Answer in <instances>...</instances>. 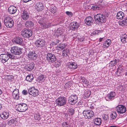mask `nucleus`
Instances as JSON below:
<instances>
[{
  "label": "nucleus",
  "instance_id": "f257e3e1",
  "mask_svg": "<svg viewBox=\"0 0 127 127\" xmlns=\"http://www.w3.org/2000/svg\"><path fill=\"white\" fill-rule=\"evenodd\" d=\"M37 19L38 23L40 24L39 26L40 28L42 29H46L47 28L50 27L51 26V23L47 24L45 23L46 20H45V18H42L41 17H38Z\"/></svg>",
  "mask_w": 127,
  "mask_h": 127
},
{
  "label": "nucleus",
  "instance_id": "f03ea898",
  "mask_svg": "<svg viewBox=\"0 0 127 127\" xmlns=\"http://www.w3.org/2000/svg\"><path fill=\"white\" fill-rule=\"evenodd\" d=\"M14 57L13 55H12L8 52L6 54H2L0 55V60L2 63H4L7 62L10 58L11 59H14Z\"/></svg>",
  "mask_w": 127,
  "mask_h": 127
},
{
  "label": "nucleus",
  "instance_id": "7ed1b4c3",
  "mask_svg": "<svg viewBox=\"0 0 127 127\" xmlns=\"http://www.w3.org/2000/svg\"><path fill=\"white\" fill-rule=\"evenodd\" d=\"M107 17L105 15L101 14H97L94 16L96 22L105 23L107 20Z\"/></svg>",
  "mask_w": 127,
  "mask_h": 127
},
{
  "label": "nucleus",
  "instance_id": "20e7f679",
  "mask_svg": "<svg viewBox=\"0 0 127 127\" xmlns=\"http://www.w3.org/2000/svg\"><path fill=\"white\" fill-rule=\"evenodd\" d=\"M16 108L17 110L22 112L25 111L28 109V106L26 104L23 103H18L16 105Z\"/></svg>",
  "mask_w": 127,
  "mask_h": 127
},
{
  "label": "nucleus",
  "instance_id": "39448f33",
  "mask_svg": "<svg viewBox=\"0 0 127 127\" xmlns=\"http://www.w3.org/2000/svg\"><path fill=\"white\" fill-rule=\"evenodd\" d=\"M4 23L5 26L8 28H12L14 26L13 20L10 17L5 18L4 20Z\"/></svg>",
  "mask_w": 127,
  "mask_h": 127
},
{
  "label": "nucleus",
  "instance_id": "423d86ee",
  "mask_svg": "<svg viewBox=\"0 0 127 127\" xmlns=\"http://www.w3.org/2000/svg\"><path fill=\"white\" fill-rule=\"evenodd\" d=\"M10 51L12 53L16 55H19L22 53V49L17 46H14L11 47Z\"/></svg>",
  "mask_w": 127,
  "mask_h": 127
},
{
  "label": "nucleus",
  "instance_id": "0eeeda50",
  "mask_svg": "<svg viewBox=\"0 0 127 127\" xmlns=\"http://www.w3.org/2000/svg\"><path fill=\"white\" fill-rule=\"evenodd\" d=\"M21 34L24 37L28 38L30 37L32 35V31L30 30L26 29H24L21 32Z\"/></svg>",
  "mask_w": 127,
  "mask_h": 127
},
{
  "label": "nucleus",
  "instance_id": "6e6552de",
  "mask_svg": "<svg viewBox=\"0 0 127 127\" xmlns=\"http://www.w3.org/2000/svg\"><path fill=\"white\" fill-rule=\"evenodd\" d=\"M28 92L30 95L34 97L37 96L39 94L38 90L36 89L34 87L30 88L28 90Z\"/></svg>",
  "mask_w": 127,
  "mask_h": 127
},
{
  "label": "nucleus",
  "instance_id": "1a4fd4ad",
  "mask_svg": "<svg viewBox=\"0 0 127 127\" xmlns=\"http://www.w3.org/2000/svg\"><path fill=\"white\" fill-rule=\"evenodd\" d=\"M83 114L86 119H89L94 116V113L92 111L88 109L84 111L83 112Z\"/></svg>",
  "mask_w": 127,
  "mask_h": 127
},
{
  "label": "nucleus",
  "instance_id": "9d476101",
  "mask_svg": "<svg viewBox=\"0 0 127 127\" xmlns=\"http://www.w3.org/2000/svg\"><path fill=\"white\" fill-rule=\"evenodd\" d=\"M116 110L119 114L125 113L126 110V107L123 105H119L116 108Z\"/></svg>",
  "mask_w": 127,
  "mask_h": 127
},
{
  "label": "nucleus",
  "instance_id": "9b49d317",
  "mask_svg": "<svg viewBox=\"0 0 127 127\" xmlns=\"http://www.w3.org/2000/svg\"><path fill=\"white\" fill-rule=\"evenodd\" d=\"M66 98L64 97H60L56 100L57 105L61 106L65 105L66 103Z\"/></svg>",
  "mask_w": 127,
  "mask_h": 127
},
{
  "label": "nucleus",
  "instance_id": "f8f14e48",
  "mask_svg": "<svg viewBox=\"0 0 127 127\" xmlns=\"http://www.w3.org/2000/svg\"><path fill=\"white\" fill-rule=\"evenodd\" d=\"M45 42L43 39L39 38L37 39L35 42V46L37 47H43Z\"/></svg>",
  "mask_w": 127,
  "mask_h": 127
},
{
  "label": "nucleus",
  "instance_id": "ddd939ff",
  "mask_svg": "<svg viewBox=\"0 0 127 127\" xmlns=\"http://www.w3.org/2000/svg\"><path fill=\"white\" fill-rule=\"evenodd\" d=\"M77 96L76 95H72L69 98L68 102L71 105L75 104L77 102Z\"/></svg>",
  "mask_w": 127,
  "mask_h": 127
},
{
  "label": "nucleus",
  "instance_id": "4468645a",
  "mask_svg": "<svg viewBox=\"0 0 127 127\" xmlns=\"http://www.w3.org/2000/svg\"><path fill=\"white\" fill-rule=\"evenodd\" d=\"M47 59L49 62H55L56 59L55 55L52 53H48L47 55Z\"/></svg>",
  "mask_w": 127,
  "mask_h": 127
},
{
  "label": "nucleus",
  "instance_id": "2eb2a0df",
  "mask_svg": "<svg viewBox=\"0 0 127 127\" xmlns=\"http://www.w3.org/2000/svg\"><path fill=\"white\" fill-rule=\"evenodd\" d=\"M116 93L114 92H111L109 93L105 97L106 100H112L115 98Z\"/></svg>",
  "mask_w": 127,
  "mask_h": 127
},
{
  "label": "nucleus",
  "instance_id": "dca6fc26",
  "mask_svg": "<svg viewBox=\"0 0 127 127\" xmlns=\"http://www.w3.org/2000/svg\"><path fill=\"white\" fill-rule=\"evenodd\" d=\"M27 56L30 60H35L37 56L34 52L30 51L27 54Z\"/></svg>",
  "mask_w": 127,
  "mask_h": 127
},
{
  "label": "nucleus",
  "instance_id": "f3484780",
  "mask_svg": "<svg viewBox=\"0 0 127 127\" xmlns=\"http://www.w3.org/2000/svg\"><path fill=\"white\" fill-rule=\"evenodd\" d=\"M23 40L21 37H16L13 39V42L15 43L21 45H22Z\"/></svg>",
  "mask_w": 127,
  "mask_h": 127
},
{
  "label": "nucleus",
  "instance_id": "a211bd4d",
  "mask_svg": "<svg viewBox=\"0 0 127 127\" xmlns=\"http://www.w3.org/2000/svg\"><path fill=\"white\" fill-rule=\"evenodd\" d=\"M79 27L78 23L77 22H74L70 23V29L72 30L75 31Z\"/></svg>",
  "mask_w": 127,
  "mask_h": 127
},
{
  "label": "nucleus",
  "instance_id": "6ab92c4d",
  "mask_svg": "<svg viewBox=\"0 0 127 127\" xmlns=\"http://www.w3.org/2000/svg\"><path fill=\"white\" fill-rule=\"evenodd\" d=\"M35 9L38 11H41L44 8V6L41 2H37L35 6Z\"/></svg>",
  "mask_w": 127,
  "mask_h": 127
},
{
  "label": "nucleus",
  "instance_id": "aec40b11",
  "mask_svg": "<svg viewBox=\"0 0 127 127\" xmlns=\"http://www.w3.org/2000/svg\"><path fill=\"white\" fill-rule=\"evenodd\" d=\"M9 115V113L8 111H3L0 114L1 117L3 120L8 118Z\"/></svg>",
  "mask_w": 127,
  "mask_h": 127
},
{
  "label": "nucleus",
  "instance_id": "412c9836",
  "mask_svg": "<svg viewBox=\"0 0 127 127\" xmlns=\"http://www.w3.org/2000/svg\"><path fill=\"white\" fill-rule=\"evenodd\" d=\"M17 8L13 6H11L9 7L8 9L9 13L11 14H13L15 13L17 11Z\"/></svg>",
  "mask_w": 127,
  "mask_h": 127
},
{
  "label": "nucleus",
  "instance_id": "4be33fe9",
  "mask_svg": "<svg viewBox=\"0 0 127 127\" xmlns=\"http://www.w3.org/2000/svg\"><path fill=\"white\" fill-rule=\"evenodd\" d=\"M93 19L91 17H88L86 18L85 20V23L88 26L91 25L93 23Z\"/></svg>",
  "mask_w": 127,
  "mask_h": 127
},
{
  "label": "nucleus",
  "instance_id": "5701e85b",
  "mask_svg": "<svg viewBox=\"0 0 127 127\" xmlns=\"http://www.w3.org/2000/svg\"><path fill=\"white\" fill-rule=\"evenodd\" d=\"M111 40L109 39H107L104 41L103 43V47L105 48H107L110 45Z\"/></svg>",
  "mask_w": 127,
  "mask_h": 127
},
{
  "label": "nucleus",
  "instance_id": "b1692460",
  "mask_svg": "<svg viewBox=\"0 0 127 127\" xmlns=\"http://www.w3.org/2000/svg\"><path fill=\"white\" fill-rule=\"evenodd\" d=\"M67 47L66 43H61L57 45V49L58 50H62L66 49Z\"/></svg>",
  "mask_w": 127,
  "mask_h": 127
},
{
  "label": "nucleus",
  "instance_id": "393cba45",
  "mask_svg": "<svg viewBox=\"0 0 127 127\" xmlns=\"http://www.w3.org/2000/svg\"><path fill=\"white\" fill-rule=\"evenodd\" d=\"M29 14L26 11H23L21 15L22 18L24 20H26L29 18Z\"/></svg>",
  "mask_w": 127,
  "mask_h": 127
},
{
  "label": "nucleus",
  "instance_id": "a878e982",
  "mask_svg": "<svg viewBox=\"0 0 127 127\" xmlns=\"http://www.w3.org/2000/svg\"><path fill=\"white\" fill-rule=\"evenodd\" d=\"M56 9V7L54 5H50L48 10L52 13L54 14L57 12Z\"/></svg>",
  "mask_w": 127,
  "mask_h": 127
},
{
  "label": "nucleus",
  "instance_id": "bb28decb",
  "mask_svg": "<svg viewBox=\"0 0 127 127\" xmlns=\"http://www.w3.org/2000/svg\"><path fill=\"white\" fill-rule=\"evenodd\" d=\"M67 67L72 69H75L77 67V64L74 62L70 63L68 65Z\"/></svg>",
  "mask_w": 127,
  "mask_h": 127
},
{
  "label": "nucleus",
  "instance_id": "cd10ccee",
  "mask_svg": "<svg viewBox=\"0 0 127 127\" xmlns=\"http://www.w3.org/2000/svg\"><path fill=\"white\" fill-rule=\"evenodd\" d=\"M69 53V50L68 49L66 48L63 50L62 52V55L64 57H66L68 55Z\"/></svg>",
  "mask_w": 127,
  "mask_h": 127
},
{
  "label": "nucleus",
  "instance_id": "c85d7f7f",
  "mask_svg": "<svg viewBox=\"0 0 127 127\" xmlns=\"http://www.w3.org/2000/svg\"><path fill=\"white\" fill-rule=\"evenodd\" d=\"M17 122V119L14 118L9 120L8 122V124L9 125L13 126L14 125H16Z\"/></svg>",
  "mask_w": 127,
  "mask_h": 127
},
{
  "label": "nucleus",
  "instance_id": "c756f323",
  "mask_svg": "<svg viewBox=\"0 0 127 127\" xmlns=\"http://www.w3.org/2000/svg\"><path fill=\"white\" fill-rule=\"evenodd\" d=\"M124 14L122 11L118 12L117 15V18L118 19H122L124 16Z\"/></svg>",
  "mask_w": 127,
  "mask_h": 127
},
{
  "label": "nucleus",
  "instance_id": "7c9ffc66",
  "mask_svg": "<svg viewBox=\"0 0 127 127\" xmlns=\"http://www.w3.org/2000/svg\"><path fill=\"white\" fill-rule=\"evenodd\" d=\"M34 65V64L33 62H31L28 64V67L27 68V70L29 71L31 70L33 68Z\"/></svg>",
  "mask_w": 127,
  "mask_h": 127
},
{
  "label": "nucleus",
  "instance_id": "2f4dec72",
  "mask_svg": "<svg viewBox=\"0 0 127 127\" xmlns=\"http://www.w3.org/2000/svg\"><path fill=\"white\" fill-rule=\"evenodd\" d=\"M94 123L95 124L97 125H100L101 123V120L99 118H95L94 120Z\"/></svg>",
  "mask_w": 127,
  "mask_h": 127
},
{
  "label": "nucleus",
  "instance_id": "473e14b6",
  "mask_svg": "<svg viewBox=\"0 0 127 127\" xmlns=\"http://www.w3.org/2000/svg\"><path fill=\"white\" fill-rule=\"evenodd\" d=\"M121 41L123 43H125L127 42V35L126 34L123 35L121 37Z\"/></svg>",
  "mask_w": 127,
  "mask_h": 127
},
{
  "label": "nucleus",
  "instance_id": "72a5a7b5",
  "mask_svg": "<svg viewBox=\"0 0 127 127\" xmlns=\"http://www.w3.org/2000/svg\"><path fill=\"white\" fill-rule=\"evenodd\" d=\"M33 77L32 75H28L26 77V80L28 81L31 82L33 80Z\"/></svg>",
  "mask_w": 127,
  "mask_h": 127
},
{
  "label": "nucleus",
  "instance_id": "f704fd0d",
  "mask_svg": "<svg viewBox=\"0 0 127 127\" xmlns=\"http://www.w3.org/2000/svg\"><path fill=\"white\" fill-rule=\"evenodd\" d=\"M117 116V113L116 112L111 111L110 115V118L112 119H114Z\"/></svg>",
  "mask_w": 127,
  "mask_h": 127
},
{
  "label": "nucleus",
  "instance_id": "c9c22d12",
  "mask_svg": "<svg viewBox=\"0 0 127 127\" xmlns=\"http://www.w3.org/2000/svg\"><path fill=\"white\" fill-rule=\"evenodd\" d=\"M25 25L26 27H30L33 26V23L32 21H28L25 23Z\"/></svg>",
  "mask_w": 127,
  "mask_h": 127
},
{
  "label": "nucleus",
  "instance_id": "e433bc0d",
  "mask_svg": "<svg viewBox=\"0 0 127 127\" xmlns=\"http://www.w3.org/2000/svg\"><path fill=\"white\" fill-rule=\"evenodd\" d=\"M34 119L38 121H39L41 119V115L39 113L34 114Z\"/></svg>",
  "mask_w": 127,
  "mask_h": 127
},
{
  "label": "nucleus",
  "instance_id": "4c0bfd02",
  "mask_svg": "<svg viewBox=\"0 0 127 127\" xmlns=\"http://www.w3.org/2000/svg\"><path fill=\"white\" fill-rule=\"evenodd\" d=\"M119 24L120 25L122 26H123L124 25H127V18L124 19L122 21L120 22Z\"/></svg>",
  "mask_w": 127,
  "mask_h": 127
},
{
  "label": "nucleus",
  "instance_id": "58836bf2",
  "mask_svg": "<svg viewBox=\"0 0 127 127\" xmlns=\"http://www.w3.org/2000/svg\"><path fill=\"white\" fill-rule=\"evenodd\" d=\"M38 80L40 82H43L45 81V78L43 75H41L38 77Z\"/></svg>",
  "mask_w": 127,
  "mask_h": 127
},
{
  "label": "nucleus",
  "instance_id": "ea45409f",
  "mask_svg": "<svg viewBox=\"0 0 127 127\" xmlns=\"http://www.w3.org/2000/svg\"><path fill=\"white\" fill-rule=\"evenodd\" d=\"M119 61V60H115L111 61L110 63V65L111 66H113L116 65L117 63H118Z\"/></svg>",
  "mask_w": 127,
  "mask_h": 127
},
{
  "label": "nucleus",
  "instance_id": "a19ab883",
  "mask_svg": "<svg viewBox=\"0 0 127 127\" xmlns=\"http://www.w3.org/2000/svg\"><path fill=\"white\" fill-rule=\"evenodd\" d=\"M84 93V95L86 98L89 97L91 94L90 91L88 90H85Z\"/></svg>",
  "mask_w": 127,
  "mask_h": 127
},
{
  "label": "nucleus",
  "instance_id": "79ce46f5",
  "mask_svg": "<svg viewBox=\"0 0 127 127\" xmlns=\"http://www.w3.org/2000/svg\"><path fill=\"white\" fill-rule=\"evenodd\" d=\"M74 111L73 108L69 109L67 112V113L69 116L72 115L73 114Z\"/></svg>",
  "mask_w": 127,
  "mask_h": 127
},
{
  "label": "nucleus",
  "instance_id": "37998d69",
  "mask_svg": "<svg viewBox=\"0 0 127 127\" xmlns=\"http://www.w3.org/2000/svg\"><path fill=\"white\" fill-rule=\"evenodd\" d=\"M103 32L102 30H95L93 32V33L94 34H98Z\"/></svg>",
  "mask_w": 127,
  "mask_h": 127
},
{
  "label": "nucleus",
  "instance_id": "c03bdc74",
  "mask_svg": "<svg viewBox=\"0 0 127 127\" xmlns=\"http://www.w3.org/2000/svg\"><path fill=\"white\" fill-rule=\"evenodd\" d=\"M81 79L83 84H85L86 85H87L89 84V82L88 80L85 79L84 77H82Z\"/></svg>",
  "mask_w": 127,
  "mask_h": 127
},
{
  "label": "nucleus",
  "instance_id": "a18cd8bd",
  "mask_svg": "<svg viewBox=\"0 0 127 127\" xmlns=\"http://www.w3.org/2000/svg\"><path fill=\"white\" fill-rule=\"evenodd\" d=\"M102 118L105 121L107 122L109 120V118L108 116L106 114H103L102 116Z\"/></svg>",
  "mask_w": 127,
  "mask_h": 127
},
{
  "label": "nucleus",
  "instance_id": "49530a36",
  "mask_svg": "<svg viewBox=\"0 0 127 127\" xmlns=\"http://www.w3.org/2000/svg\"><path fill=\"white\" fill-rule=\"evenodd\" d=\"M91 8L93 10H99L100 9V7L97 5H94Z\"/></svg>",
  "mask_w": 127,
  "mask_h": 127
},
{
  "label": "nucleus",
  "instance_id": "de8ad7c7",
  "mask_svg": "<svg viewBox=\"0 0 127 127\" xmlns=\"http://www.w3.org/2000/svg\"><path fill=\"white\" fill-rule=\"evenodd\" d=\"M69 123L66 122H63L62 125L63 127H70Z\"/></svg>",
  "mask_w": 127,
  "mask_h": 127
},
{
  "label": "nucleus",
  "instance_id": "09e8293b",
  "mask_svg": "<svg viewBox=\"0 0 127 127\" xmlns=\"http://www.w3.org/2000/svg\"><path fill=\"white\" fill-rule=\"evenodd\" d=\"M63 33V31L61 29L59 28L57 29L56 32V33L59 34V35H61Z\"/></svg>",
  "mask_w": 127,
  "mask_h": 127
},
{
  "label": "nucleus",
  "instance_id": "8fccbe9b",
  "mask_svg": "<svg viewBox=\"0 0 127 127\" xmlns=\"http://www.w3.org/2000/svg\"><path fill=\"white\" fill-rule=\"evenodd\" d=\"M12 96H13V97L16 100H17L18 99L19 97V95H18V94H13Z\"/></svg>",
  "mask_w": 127,
  "mask_h": 127
},
{
  "label": "nucleus",
  "instance_id": "3c124183",
  "mask_svg": "<svg viewBox=\"0 0 127 127\" xmlns=\"http://www.w3.org/2000/svg\"><path fill=\"white\" fill-rule=\"evenodd\" d=\"M90 104L89 106H88L89 108L92 109L94 108L95 105L94 103H90Z\"/></svg>",
  "mask_w": 127,
  "mask_h": 127
},
{
  "label": "nucleus",
  "instance_id": "603ef678",
  "mask_svg": "<svg viewBox=\"0 0 127 127\" xmlns=\"http://www.w3.org/2000/svg\"><path fill=\"white\" fill-rule=\"evenodd\" d=\"M19 92V90L17 89H15L12 92V95L13 94H18V93Z\"/></svg>",
  "mask_w": 127,
  "mask_h": 127
},
{
  "label": "nucleus",
  "instance_id": "864d4df0",
  "mask_svg": "<svg viewBox=\"0 0 127 127\" xmlns=\"http://www.w3.org/2000/svg\"><path fill=\"white\" fill-rule=\"evenodd\" d=\"M7 79L8 80H10L13 78V76L11 75H8L7 76Z\"/></svg>",
  "mask_w": 127,
  "mask_h": 127
},
{
  "label": "nucleus",
  "instance_id": "5fc2aeb1",
  "mask_svg": "<svg viewBox=\"0 0 127 127\" xmlns=\"http://www.w3.org/2000/svg\"><path fill=\"white\" fill-rule=\"evenodd\" d=\"M90 103L88 102L84 104V106L85 107H86V108H87V109H88L89 108H88V106H89V105H90Z\"/></svg>",
  "mask_w": 127,
  "mask_h": 127
},
{
  "label": "nucleus",
  "instance_id": "6e6d98bb",
  "mask_svg": "<svg viewBox=\"0 0 127 127\" xmlns=\"http://www.w3.org/2000/svg\"><path fill=\"white\" fill-rule=\"evenodd\" d=\"M65 13L66 14L68 15L69 16H71L72 15V13L71 12L66 11Z\"/></svg>",
  "mask_w": 127,
  "mask_h": 127
},
{
  "label": "nucleus",
  "instance_id": "4d7b16f0",
  "mask_svg": "<svg viewBox=\"0 0 127 127\" xmlns=\"http://www.w3.org/2000/svg\"><path fill=\"white\" fill-rule=\"evenodd\" d=\"M22 93L25 95H27L28 93L27 91L25 90H23L22 92Z\"/></svg>",
  "mask_w": 127,
  "mask_h": 127
},
{
  "label": "nucleus",
  "instance_id": "13d9d810",
  "mask_svg": "<svg viewBox=\"0 0 127 127\" xmlns=\"http://www.w3.org/2000/svg\"><path fill=\"white\" fill-rule=\"evenodd\" d=\"M72 36H73V37L74 38H78L77 37L78 36L77 35V34L76 33L73 34L72 35Z\"/></svg>",
  "mask_w": 127,
  "mask_h": 127
},
{
  "label": "nucleus",
  "instance_id": "bf43d9fd",
  "mask_svg": "<svg viewBox=\"0 0 127 127\" xmlns=\"http://www.w3.org/2000/svg\"><path fill=\"white\" fill-rule=\"evenodd\" d=\"M104 38L103 37L102 38H100L99 39V42H101L102 40H104Z\"/></svg>",
  "mask_w": 127,
  "mask_h": 127
},
{
  "label": "nucleus",
  "instance_id": "052dcab7",
  "mask_svg": "<svg viewBox=\"0 0 127 127\" xmlns=\"http://www.w3.org/2000/svg\"><path fill=\"white\" fill-rule=\"evenodd\" d=\"M108 127H119V126H114V125H112L109 126Z\"/></svg>",
  "mask_w": 127,
  "mask_h": 127
},
{
  "label": "nucleus",
  "instance_id": "680f3d73",
  "mask_svg": "<svg viewBox=\"0 0 127 127\" xmlns=\"http://www.w3.org/2000/svg\"><path fill=\"white\" fill-rule=\"evenodd\" d=\"M121 88H120V89H121V91H122L123 90V87L122 86V87H120Z\"/></svg>",
  "mask_w": 127,
  "mask_h": 127
},
{
  "label": "nucleus",
  "instance_id": "e2e57ef3",
  "mask_svg": "<svg viewBox=\"0 0 127 127\" xmlns=\"http://www.w3.org/2000/svg\"><path fill=\"white\" fill-rule=\"evenodd\" d=\"M2 107V105L0 104V110H1Z\"/></svg>",
  "mask_w": 127,
  "mask_h": 127
},
{
  "label": "nucleus",
  "instance_id": "0e129e2a",
  "mask_svg": "<svg viewBox=\"0 0 127 127\" xmlns=\"http://www.w3.org/2000/svg\"><path fill=\"white\" fill-rule=\"evenodd\" d=\"M2 93L1 90L0 89V95Z\"/></svg>",
  "mask_w": 127,
  "mask_h": 127
},
{
  "label": "nucleus",
  "instance_id": "69168bd1",
  "mask_svg": "<svg viewBox=\"0 0 127 127\" xmlns=\"http://www.w3.org/2000/svg\"><path fill=\"white\" fill-rule=\"evenodd\" d=\"M125 74L126 76L127 75V71L125 73Z\"/></svg>",
  "mask_w": 127,
  "mask_h": 127
},
{
  "label": "nucleus",
  "instance_id": "338daca9",
  "mask_svg": "<svg viewBox=\"0 0 127 127\" xmlns=\"http://www.w3.org/2000/svg\"><path fill=\"white\" fill-rule=\"evenodd\" d=\"M59 41H60L59 40H57V42L58 43H59Z\"/></svg>",
  "mask_w": 127,
  "mask_h": 127
},
{
  "label": "nucleus",
  "instance_id": "774afa93",
  "mask_svg": "<svg viewBox=\"0 0 127 127\" xmlns=\"http://www.w3.org/2000/svg\"><path fill=\"white\" fill-rule=\"evenodd\" d=\"M84 40V39H83L82 40H81V41H83Z\"/></svg>",
  "mask_w": 127,
  "mask_h": 127
}]
</instances>
